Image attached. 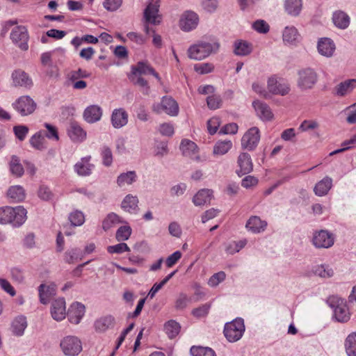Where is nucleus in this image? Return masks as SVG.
<instances>
[{"instance_id": "nucleus-1", "label": "nucleus", "mask_w": 356, "mask_h": 356, "mask_svg": "<svg viewBox=\"0 0 356 356\" xmlns=\"http://www.w3.org/2000/svg\"><path fill=\"white\" fill-rule=\"evenodd\" d=\"M26 214L27 211L22 206L1 207L0 208V223H10L13 227H19L25 222Z\"/></svg>"}, {"instance_id": "nucleus-2", "label": "nucleus", "mask_w": 356, "mask_h": 356, "mask_svg": "<svg viewBox=\"0 0 356 356\" xmlns=\"http://www.w3.org/2000/svg\"><path fill=\"white\" fill-rule=\"evenodd\" d=\"M328 306L333 312L332 318L335 321L344 323L349 321L351 313L349 310L347 301L338 296H330L326 300Z\"/></svg>"}, {"instance_id": "nucleus-3", "label": "nucleus", "mask_w": 356, "mask_h": 356, "mask_svg": "<svg viewBox=\"0 0 356 356\" xmlns=\"http://www.w3.org/2000/svg\"><path fill=\"white\" fill-rule=\"evenodd\" d=\"M218 42H201L191 45L188 49V56L193 60H200L216 53L219 49Z\"/></svg>"}, {"instance_id": "nucleus-4", "label": "nucleus", "mask_w": 356, "mask_h": 356, "mask_svg": "<svg viewBox=\"0 0 356 356\" xmlns=\"http://www.w3.org/2000/svg\"><path fill=\"white\" fill-rule=\"evenodd\" d=\"M245 327L242 318H236L231 322L226 323L223 333L229 342L234 343L240 340L244 332Z\"/></svg>"}, {"instance_id": "nucleus-5", "label": "nucleus", "mask_w": 356, "mask_h": 356, "mask_svg": "<svg viewBox=\"0 0 356 356\" xmlns=\"http://www.w3.org/2000/svg\"><path fill=\"white\" fill-rule=\"evenodd\" d=\"M152 108L156 114L165 113L172 117L177 116L179 111L177 102L170 96H163L161 102L153 104Z\"/></svg>"}, {"instance_id": "nucleus-6", "label": "nucleus", "mask_w": 356, "mask_h": 356, "mask_svg": "<svg viewBox=\"0 0 356 356\" xmlns=\"http://www.w3.org/2000/svg\"><path fill=\"white\" fill-rule=\"evenodd\" d=\"M60 347L66 356H77L82 351V342L76 336L69 335L63 338Z\"/></svg>"}, {"instance_id": "nucleus-7", "label": "nucleus", "mask_w": 356, "mask_h": 356, "mask_svg": "<svg viewBox=\"0 0 356 356\" xmlns=\"http://www.w3.org/2000/svg\"><path fill=\"white\" fill-rule=\"evenodd\" d=\"M297 85L302 90L312 89L317 83V73L310 67L302 69L298 72Z\"/></svg>"}, {"instance_id": "nucleus-8", "label": "nucleus", "mask_w": 356, "mask_h": 356, "mask_svg": "<svg viewBox=\"0 0 356 356\" xmlns=\"http://www.w3.org/2000/svg\"><path fill=\"white\" fill-rule=\"evenodd\" d=\"M335 241V236L326 229L315 231L312 240V245L318 249L331 248Z\"/></svg>"}, {"instance_id": "nucleus-9", "label": "nucleus", "mask_w": 356, "mask_h": 356, "mask_svg": "<svg viewBox=\"0 0 356 356\" xmlns=\"http://www.w3.org/2000/svg\"><path fill=\"white\" fill-rule=\"evenodd\" d=\"M12 106L22 116H26L35 111L37 105L31 97L24 95L17 99Z\"/></svg>"}, {"instance_id": "nucleus-10", "label": "nucleus", "mask_w": 356, "mask_h": 356, "mask_svg": "<svg viewBox=\"0 0 356 356\" xmlns=\"http://www.w3.org/2000/svg\"><path fill=\"white\" fill-rule=\"evenodd\" d=\"M260 138V131L257 127L250 128L241 138L242 149L248 151L254 150L259 143Z\"/></svg>"}, {"instance_id": "nucleus-11", "label": "nucleus", "mask_w": 356, "mask_h": 356, "mask_svg": "<svg viewBox=\"0 0 356 356\" xmlns=\"http://www.w3.org/2000/svg\"><path fill=\"white\" fill-rule=\"evenodd\" d=\"M159 6V1H152L149 3L144 10V18L145 20L144 31L147 34H149L150 32V28L148 24L156 25L159 23V21L156 20L159 17L158 13Z\"/></svg>"}, {"instance_id": "nucleus-12", "label": "nucleus", "mask_w": 356, "mask_h": 356, "mask_svg": "<svg viewBox=\"0 0 356 356\" xmlns=\"http://www.w3.org/2000/svg\"><path fill=\"white\" fill-rule=\"evenodd\" d=\"M29 38L28 31L24 26L15 27L10 33V39L13 42L23 51H26L29 49Z\"/></svg>"}, {"instance_id": "nucleus-13", "label": "nucleus", "mask_w": 356, "mask_h": 356, "mask_svg": "<svg viewBox=\"0 0 356 356\" xmlns=\"http://www.w3.org/2000/svg\"><path fill=\"white\" fill-rule=\"evenodd\" d=\"M199 23V17L197 13L191 10L185 11L181 16L179 26L186 32L195 29Z\"/></svg>"}, {"instance_id": "nucleus-14", "label": "nucleus", "mask_w": 356, "mask_h": 356, "mask_svg": "<svg viewBox=\"0 0 356 356\" xmlns=\"http://www.w3.org/2000/svg\"><path fill=\"white\" fill-rule=\"evenodd\" d=\"M237 167L236 173L241 177L248 175L253 170V163L251 156L247 152H241L237 159Z\"/></svg>"}, {"instance_id": "nucleus-15", "label": "nucleus", "mask_w": 356, "mask_h": 356, "mask_svg": "<svg viewBox=\"0 0 356 356\" xmlns=\"http://www.w3.org/2000/svg\"><path fill=\"white\" fill-rule=\"evenodd\" d=\"M267 87L268 91L273 95L284 96L290 91V86L286 82H280L275 76L268 79Z\"/></svg>"}, {"instance_id": "nucleus-16", "label": "nucleus", "mask_w": 356, "mask_h": 356, "mask_svg": "<svg viewBox=\"0 0 356 356\" xmlns=\"http://www.w3.org/2000/svg\"><path fill=\"white\" fill-rule=\"evenodd\" d=\"M67 131L68 136L74 143H82L86 139V131L76 121L70 122Z\"/></svg>"}, {"instance_id": "nucleus-17", "label": "nucleus", "mask_w": 356, "mask_h": 356, "mask_svg": "<svg viewBox=\"0 0 356 356\" xmlns=\"http://www.w3.org/2000/svg\"><path fill=\"white\" fill-rule=\"evenodd\" d=\"M91 156L83 157L74 165V170L79 176L87 177L92 174L95 165L90 163Z\"/></svg>"}, {"instance_id": "nucleus-18", "label": "nucleus", "mask_w": 356, "mask_h": 356, "mask_svg": "<svg viewBox=\"0 0 356 356\" xmlns=\"http://www.w3.org/2000/svg\"><path fill=\"white\" fill-rule=\"evenodd\" d=\"M85 312L84 305L78 302L72 303L67 313L69 321L75 325L79 324L84 316Z\"/></svg>"}, {"instance_id": "nucleus-19", "label": "nucleus", "mask_w": 356, "mask_h": 356, "mask_svg": "<svg viewBox=\"0 0 356 356\" xmlns=\"http://www.w3.org/2000/svg\"><path fill=\"white\" fill-rule=\"evenodd\" d=\"M102 114L103 110L97 104L90 105L85 108L83 118L86 122L93 124L101 120Z\"/></svg>"}, {"instance_id": "nucleus-20", "label": "nucleus", "mask_w": 356, "mask_h": 356, "mask_svg": "<svg viewBox=\"0 0 356 356\" xmlns=\"http://www.w3.org/2000/svg\"><path fill=\"white\" fill-rule=\"evenodd\" d=\"M51 315L56 321L63 320L66 316L65 300L63 298L54 300L51 306Z\"/></svg>"}, {"instance_id": "nucleus-21", "label": "nucleus", "mask_w": 356, "mask_h": 356, "mask_svg": "<svg viewBox=\"0 0 356 356\" xmlns=\"http://www.w3.org/2000/svg\"><path fill=\"white\" fill-rule=\"evenodd\" d=\"M268 224L266 220H262L257 216H252L245 224V228L253 234H259L265 231Z\"/></svg>"}, {"instance_id": "nucleus-22", "label": "nucleus", "mask_w": 356, "mask_h": 356, "mask_svg": "<svg viewBox=\"0 0 356 356\" xmlns=\"http://www.w3.org/2000/svg\"><path fill=\"white\" fill-rule=\"evenodd\" d=\"M252 106L258 117L263 121H270L273 118V113L266 103L256 100L252 102Z\"/></svg>"}, {"instance_id": "nucleus-23", "label": "nucleus", "mask_w": 356, "mask_h": 356, "mask_svg": "<svg viewBox=\"0 0 356 356\" xmlns=\"http://www.w3.org/2000/svg\"><path fill=\"white\" fill-rule=\"evenodd\" d=\"M12 79L15 86L31 88L33 86L32 79L27 73L22 70H15L12 73Z\"/></svg>"}, {"instance_id": "nucleus-24", "label": "nucleus", "mask_w": 356, "mask_h": 356, "mask_svg": "<svg viewBox=\"0 0 356 356\" xmlns=\"http://www.w3.org/2000/svg\"><path fill=\"white\" fill-rule=\"evenodd\" d=\"M111 122L114 128H122L128 122L127 112L122 108L114 109L111 116Z\"/></svg>"}, {"instance_id": "nucleus-25", "label": "nucleus", "mask_w": 356, "mask_h": 356, "mask_svg": "<svg viewBox=\"0 0 356 356\" xmlns=\"http://www.w3.org/2000/svg\"><path fill=\"white\" fill-rule=\"evenodd\" d=\"M317 49L320 54L325 57H331L336 49L333 40L328 38H321L317 44Z\"/></svg>"}, {"instance_id": "nucleus-26", "label": "nucleus", "mask_w": 356, "mask_h": 356, "mask_svg": "<svg viewBox=\"0 0 356 356\" xmlns=\"http://www.w3.org/2000/svg\"><path fill=\"white\" fill-rule=\"evenodd\" d=\"M115 323V318L111 315H106L97 319L95 321L94 327L96 332L102 333L113 328Z\"/></svg>"}, {"instance_id": "nucleus-27", "label": "nucleus", "mask_w": 356, "mask_h": 356, "mask_svg": "<svg viewBox=\"0 0 356 356\" xmlns=\"http://www.w3.org/2000/svg\"><path fill=\"white\" fill-rule=\"evenodd\" d=\"M27 325L28 323L26 316L24 315H19L13 320L10 330L14 336L22 337L24 334Z\"/></svg>"}, {"instance_id": "nucleus-28", "label": "nucleus", "mask_w": 356, "mask_h": 356, "mask_svg": "<svg viewBox=\"0 0 356 356\" xmlns=\"http://www.w3.org/2000/svg\"><path fill=\"white\" fill-rule=\"evenodd\" d=\"M252 45L248 41L236 40L233 44V52L238 56H246L252 51Z\"/></svg>"}, {"instance_id": "nucleus-29", "label": "nucleus", "mask_w": 356, "mask_h": 356, "mask_svg": "<svg viewBox=\"0 0 356 356\" xmlns=\"http://www.w3.org/2000/svg\"><path fill=\"white\" fill-rule=\"evenodd\" d=\"M356 87V79H351L341 82L334 88V94L339 97H343L350 93Z\"/></svg>"}, {"instance_id": "nucleus-30", "label": "nucleus", "mask_w": 356, "mask_h": 356, "mask_svg": "<svg viewBox=\"0 0 356 356\" xmlns=\"http://www.w3.org/2000/svg\"><path fill=\"white\" fill-rule=\"evenodd\" d=\"M332 187V179L328 176L316 184L314 188V192L316 195L323 197L326 195Z\"/></svg>"}, {"instance_id": "nucleus-31", "label": "nucleus", "mask_w": 356, "mask_h": 356, "mask_svg": "<svg viewBox=\"0 0 356 356\" xmlns=\"http://www.w3.org/2000/svg\"><path fill=\"white\" fill-rule=\"evenodd\" d=\"M212 197V190L207 188L201 189L194 195L193 202L195 206H202L210 203Z\"/></svg>"}, {"instance_id": "nucleus-32", "label": "nucleus", "mask_w": 356, "mask_h": 356, "mask_svg": "<svg viewBox=\"0 0 356 356\" xmlns=\"http://www.w3.org/2000/svg\"><path fill=\"white\" fill-rule=\"evenodd\" d=\"M332 21L334 25L341 29H346L350 24L349 16L341 10L333 13Z\"/></svg>"}, {"instance_id": "nucleus-33", "label": "nucleus", "mask_w": 356, "mask_h": 356, "mask_svg": "<svg viewBox=\"0 0 356 356\" xmlns=\"http://www.w3.org/2000/svg\"><path fill=\"white\" fill-rule=\"evenodd\" d=\"M7 195L14 202H22L26 197L24 188L19 185L10 186L8 190Z\"/></svg>"}, {"instance_id": "nucleus-34", "label": "nucleus", "mask_w": 356, "mask_h": 356, "mask_svg": "<svg viewBox=\"0 0 356 356\" xmlns=\"http://www.w3.org/2000/svg\"><path fill=\"white\" fill-rule=\"evenodd\" d=\"M9 169L10 173L16 177H21L24 173V169L20 162V159L16 155L11 156L9 162Z\"/></svg>"}, {"instance_id": "nucleus-35", "label": "nucleus", "mask_w": 356, "mask_h": 356, "mask_svg": "<svg viewBox=\"0 0 356 356\" xmlns=\"http://www.w3.org/2000/svg\"><path fill=\"white\" fill-rule=\"evenodd\" d=\"M302 7V0H285L284 9L286 12L293 17L299 15Z\"/></svg>"}, {"instance_id": "nucleus-36", "label": "nucleus", "mask_w": 356, "mask_h": 356, "mask_svg": "<svg viewBox=\"0 0 356 356\" xmlns=\"http://www.w3.org/2000/svg\"><path fill=\"white\" fill-rule=\"evenodd\" d=\"M138 199L137 196H134L129 194L124 197L122 203L121 207L125 211L134 213L138 209Z\"/></svg>"}, {"instance_id": "nucleus-37", "label": "nucleus", "mask_w": 356, "mask_h": 356, "mask_svg": "<svg viewBox=\"0 0 356 356\" xmlns=\"http://www.w3.org/2000/svg\"><path fill=\"white\" fill-rule=\"evenodd\" d=\"M284 42L293 44L299 41L300 35L294 26H286L282 34Z\"/></svg>"}, {"instance_id": "nucleus-38", "label": "nucleus", "mask_w": 356, "mask_h": 356, "mask_svg": "<svg viewBox=\"0 0 356 356\" xmlns=\"http://www.w3.org/2000/svg\"><path fill=\"white\" fill-rule=\"evenodd\" d=\"M38 293L40 302L46 305L49 302L50 297L54 295L55 291L54 287L41 284L38 287Z\"/></svg>"}, {"instance_id": "nucleus-39", "label": "nucleus", "mask_w": 356, "mask_h": 356, "mask_svg": "<svg viewBox=\"0 0 356 356\" xmlns=\"http://www.w3.org/2000/svg\"><path fill=\"white\" fill-rule=\"evenodd\" d=\"M137 179L136 172L134 170L121 173L117 178V184L122 187L125 184L130 185Z\"/></svg>"}, {"instance_id": "nucleus-40", "label": "nucleus", "mask_w": 356, "mask_h": 356, "mask_svg": "<svg viewBox=\"0 0 356 356\" xmlns=\"http://www.w3.org/2000/svg\"><path fill=\"white\" fill-rule=\"evenodd\" d=\"M181 326L174 320L167 321L164 325V330L170 339H173L178 335Z\"/></svg>"}, {"instance_id": "nucleus-41", "label": "nucleus", "mask_w": 356, "mask_h": 356, "mask_svg": "<svg viewBox=\"0 0 356 356\" xmlns=\"http://www.w3.org/2000/svg\"><path fill=\"white\" fill-rule=\"evenodd\" d=\"M232 147L231 140H219L216 143L213 153L214 155H224L229 152Z\"/></svg>"}, {"instance_id": "nucleus-42", "label": "nucleus", "mask_w": 356, "mask_h": 356, "mask_svg": "<svg viewBox=\"0 0 356 356\" xmlns=\"http://www.w3.org/2000/svg\"><path fill=\"white\" fill-rule=\"evenodd\" d=\"M345 348L348 356H356V332L348 335L345 340Z\"/></svg>"}, {"instance_id": "nucleus-43", "label": "nucleus", "mask_w": 356, "mask_h": 356, "mask_svg": "<svg viewBox=\"0 0 356 356\" xmlns=\"http://www.w3.org/2000/svg\"><path fill=\"white\" fill-rule=\"evenodd\" d=\"M153 69L147 62L140 61L136 65L131 66V72L133 74H150Z\"/></svg>"}, {"instance_id": "nucleus-44", "label": "nucleus", "mask_w": 356, "mask_h": 356, "mask_svg": "<svg viewBox=\"0 0 356 356\" xmlns=\"http://www.w3.org/2000/svg\"><path fill=\"white\" fill-rule=\"evenodd\" d=\"M314 273L321 277L328 278L334 275V270L327 265H318L314 268Z\"/></svg>"}, {"instance_id": "nucleus-45", "label": "nucleus", "mask_w": 356, "mask_h": 356, "mask_svg": "<svg viewBox=\"0 0 356 356\" xmlns=\"http://www.w3.org/2000/svg\"><path fill=\"white\" fill-rule=\"evenodd\" d=\"M190 353L192 356H216L215 351L209 347L192 346Z\"/></svg>"}, {"instance_id": "nucleus-46", "label": "nucleus", "mask_w": 356, "mask_h": 356, "mask_svg": "<svg viewBox=\"0 0 356 356\" xmlns=\"http://www.w3.org/2000/svg\"><path fill=\"white\" fill-rule=\"evenodd\" d=\"M43 126L47 129L46 131H42L43 136L55 141L59 140L58 131L56 126L47 122L44 123Z\"/></svg>"}, {"instance_id": "nucleus-47", "label": "nucleus", "mask_w": 356, "mask_h": 356, "mask_svg": "<svg viewBox=\"0 0 356 356\" xmlns=\"http://www.w3.org/2000/svg\"><path fill=\"white\" fill-rule=\"evenodd\" d=\"M44 140L42 130H40L31 136L29 142L33 147L38 150H42L44 149Z\"/></svg>"}, {"instance_id": "nucleus-48", "label": "nucleus", "mask_w": 356, "mask_h": 356, "mask_svg": "<svg viewBox=\"0 0 356 356\" xmlns=\"http://www.w3.org/2000/svg\"><path fill=\"white\" fill-rule=\"evenodd\" d=\"M68 219L72 226H81L85 222L84 214L79 210H74L71 212Z\"/></svg>"}, {"instance_id": "nucleus-49", "label": "nucleus", "mask_w": 356, "mask_h": 356, "mask_svg": "<svg viewBox=\"0 0 356 356\" xmlns=\"http://www.w3.org/2000/svg\"><path fill=\"white\" fill-rule=\"evenodd\" d=\"M122 222L120 217L115 213H110L103 220L102 227L106 231L108 230L113 225Z\"/></svg>"}, {"instance_id": "nucleus-50", "label": "nucleus", "mask_w": 356, "mask_h": 356, "mask_svg": "<svg viewBox=\"0 0 356 356\" xmlns=\"http://www.w3.org/2000/svg\"><path fill=\"white\" fill-rule=\"evenodd\" d=\"M81 257L82 253L79 248L71 249L65 254V261L68 264H73L79 259H81Z\"/></svg>"}, {"instance_id": "nucleus-51", "label": "nucleus", "mask_w": 356, "mask_h": 356, "mask_svg": "<svg viewBox=\"0 0 356 356\" xmlns=\"http://www.w3.org/2000/svg\"><path fill=\"white\" fill-rule=\"evenodd\" d=\"M132 230L130 226L124 225L120 227L115 234V238L118 241H124L129 239Z\"/></svg>"}, {"instance_id": "nucleus-52", "label": "nucleus", "mask_w": 356, "mask_h": 356, "mask_svg": "<svg viewBox=\"0 0 356 356\" xmlns=\"http://www.w3.org/2000/svg\"><path fill=\"white\" fill-rule=\"evenodd\" d=\"M101 156L104 166L109 167L112 165L113 154L110 147L106 145L103 146L101 148Z\"/></svg>"}, {"instance_id": "nucleus-53", "label": "nucleus", "mask_w": 356, "mask_h": 356, "mask_svg": "<svg viewBox=\"0 0 356 356\" xmlns=\"http://www.w3.org/2000/svg\"><path fill=\"white\" fill-rule=\"evenodd\" d=\"M192 302V298L188 297L186 293H180L176 301L175 307L177 309H184L187 305Z\"/></svg>"}, {"instance_id": "nucleus-54", "label": "nucleus", "mask_w": 356, "mask_h": 356, "mask_svg": "<svg viewBox=\"0 0 356 356\" xmlns=\"http://www.w3.org/2000/svg\"><path fill=\"white\" fill-rule=\"evenodd\" d=\"M107 251L110 254H122L124 252H130L129 247L125 243H120L114 245L107 247Z\"/></svg>"}, {"instance_id": "nucleus-55", "label": "nucleus", "mask_w": 356, "mask_h": 356, "mask_svg": "<svg viewBox=\"0 0 356 356\" xmlns=\"http://www.w3.org/2000/svg\"><path fill=\"white\" fill-rule=\"evenodd\" d=\"M197 148L196 144L188 139H183L180 144V149L184 154H188L191 152H194Z\"/></svg>"}, {"instance_id": "nucleus-56", "label": "nucleus", "mask_w": 356, "mask_h": 356, "mask_svg": "<svg viewBox=\"0 0 356 356\" xmlns=\"http://www.w3.org/2000/svg\"><path fill=\"white\" fill-rule=\"evenodd\" d=\"M211 308V304L205 303L199 307L195 308L192 310V314L196 318H202L206 316Z\"/></svg>"}, {"instance_id": "nucleus-57", "label": "nucleus", "mask_w": 356, "mask_h": 356, "mask_svg": "<svg viewBox=\"0 0 356 356\" xmlns=\"http://www.w3.org/2000/svg\"><path fill=\"white\" fill-rule=\"evenodd\" d=\"M207 106L210 109L216 110L220 108L222 99L220 95H212L207 98Z\"/></svg>"}, {"instance_id": "nucleus-58", "label": "nucleus", "mask_w": 356, "mask_h": 356, "mask_svg": "<svg viewBox=\"0 0 356 356\" xmlns=\"http://www.w3.org/2000/svg\"><path fill=\"white\" fill-rule=\"evenodd\" d=\"M38 195L41 200L44 201L51 200L54 196L50 188L44 185H41L39 187Z\"/></svg>"}, {"instance_id": "nucleus-59", "label": "nucleus", "mask_w": 356, "mask_h": 356, "mask_svg": "<svg viewBox=\"0 0 356 356\" xmlns=\"http://www.w3.org/2000/svg\"><path fill=\"white\" fill-rule=\"evenodd\" d=\"M226 277L225 272L220 271L214 273L209 280L208 284L210 286L214 287L218 286L220 282H223Z\"/></svg>"}, {"instance_id": "nucleus-60", "label": "nucleus", "mask_w": 356, "mask_h": 356, "mask_svg": "<svg viewBox=\"0 0 356 356\" xmlns=\"http://www.w3.org/2000/svg\"><path fill=\"white\" fill-rule=\"evenodd\" d=\"M123 0H104V8L111 12L117 10L122 4Z\"/></svg>"}, {"instance_id": "nucleus-61", "label": "nucleus", "mask_w": 356, "mask_h": 356, "mask_svg": "<svg viewBox=\"0 0 356 356\" xmlns=\"http://www.w3.org/2000/svg\"><path fill=\"white\" fill-rule=\"evenodd\" d=\"M13 131L16 138L23 141L28 134L29 128L25 125H17L13 127Z\"/></svg>"}, {"instance_id": "nucleus-62", "label": "nucleus", "mask_w": 356, "mask_h": 356, "mask_svg": "<svg viewBox=\"0 0 356 356\" xmlns=\"http://www.w3.org/2000/svg\"><path fill=\"white\" fill-rule=\"evenodd\" d=\"M252 28L260 33H266L269 31V25L263 19H257L252 24Z\"/></svg>"}, {"instance_id": "nucleus-63", "label": "nucleus", "mask_w": 356, "mask_h": 356, "mask_svg": "<svg viewBox=\"0 0 356 356\" xmlns=\"http://www.w3.org/2000/svg\"><path fill=\"white\" fill-rule=\"evenodd\" d=\"M220 124V119L218 117H213L207 122V129L211 135L215 134Z\"/></svg>"}, {"instance_id": "nucleus-64", "label": "nucleus", "mask_w": 356, "mask_h": 356, "mask_svg": "<svg viewBox=\"0 0 356 356\" xmlns=\"http://www.w3.org/2000/svg\"><path fill=\"white\" fill-rule=\"evenodd\" d=\"M213 65L209 63H199L194 66L195 72L200 74L210 73L213 70Z\"/></svg>"}]
</instances>
